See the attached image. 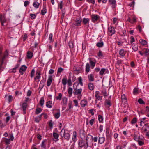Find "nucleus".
Masks as SVG:
<instances>
[{
  "mask_svg": "<svg viewBox=\"0 0 149 149\" xmlns=\"http://www.w3.org/2000/svg\"><path fill=\"white\" fill-rule=\"evenodd\" d=\"M60 135L61 137H64L66 140H68L70 138V135L68 131H65L63 128L60 132Z\"/></svg>",
  "mask_w": 149,
  "mask_h": 149,
  "instance_id": "obj_1",
  "label": "nucleus"
},
{
  "mask_svg": "<svg viewBox=\"0 0 149 149\" xmlns=\"http://www.w3.org/2000/svg\"><path fill=\"white\" fill-rule=\"evenodd\" d=\"M86 148L89 147V144L91 145L93 144V136L89 134H88L86 139Z\"/></svg>",
  "mask_w": 149,
  "mask_h": 149,
  "instance_id": "obj_2",
  "label": "nucleus"
},
{
  "mask_svg": "<svg viewBox=\"0 0 149 149\" xmlns=\"http://www.w3.org/2000/svg\"><path fill=\"white\" fill-rule=\"evenodd\" d=\"M82 22V19L80 17H77L75 20V22L73 23L72 24V27H74V26H81V22Z\"/></svg>",
  "mask_w": 149,
  "mask_h": 149,
  "instance_id": "obj_3",
  "label": "nucleus"
},
{
  "mask_svg": "<svg viewBox=\"0 0 149 149\" xmlns=\"http://www.w3.org/2000/svg\"><path fill=\"white\" fill-rule=\"evenodd\" d=\"M75 83H74L73 84V87L74 89V91L73 92V94L74 95H78V94H81L82 89V88H78L77 86H76V87H75L74 85Z\"/></svg>",
  "mask_w": 149,
  "mask_h": 149,
  "instance_id": "obj_4",
  "label": "nucleus"
},
{
  "mask_svg": "<svg viewBox=\"0 0 149 149\" xmlns=\"http://www.w3.org/2000/svg\"><path fill=\"white\" fill-rule=\"evenodd\" d=\"M27 68V67L25 65H22L20 68L19 70V72L21 74H23L26 71Z\"/></svg>",
  "mask_w": 149,
  "mask_h": 149,
  "instance_id": "obj_5",
  "label": "nucleus"
},
{
  "mask_svg": "<svg viewBox=\"0 0 149 149\" xmlns=\"http://www.w3.org/2000/svg\"><path fill=\"white\" fill-rule=\"evenodd\" d=\"M41 74L39 71H37L36 73V77L34 78V80L37 82H39L40 81L39 79L40 77Z\"/></svg>",
  "mask_w": 149,
  "mask_h": 149,
  "instance_id": "obj_6",
  "label": "nucleus"
},
{
  "mask_svg": "<svg viewBox=\"0 0 149 149\" xmlns=\"http://www.w3.org/2000/svg\"><path fill=\"white\" fill-rule=\"evenodd\" d=\"M91 17L92 18V21L93 22H94L95 21H97L99 19L100 17L98 15H92Z\"/></svg>",
  "mask_w": 149,
  "mask_h": 149,
  "instance_id": "obj_7",
  "label": "nucleus"
},
{
  "mask_svg": "<svg viewBox=\"0 0 149 149\" xmlns=\"http://www.w3.org/2000/svg\"><path fill=\"white\" fill-rule=\"evenodd\" d=\"M142 130L143 131H144L145 132H149V126L147 124H145Z\"/></svg>",
  "mask_w": 149,
  "mask_h": 149,
  "instance_id": "obj_8",
  "label": "nucleus"
},
{
  "mask_svg": "<svg viewBox=\"0 0 149 149\" xmlns=\"http://www.w3.org/2000/svg\"><path fill=\"white\" fill-rule=\"evenodd\" d=\"M78 145L79 147L82 148L83 147H85L86 145L85 142L82 140H79L78 142Z\"/></svg>",
  "mask_w": 149,
  "mask_h": 149,
  "instance_id": "obj_9",
  "label": "nucleus"
},
{
  "mask_svg": "<svg viewBox=\"0 0 149 149\" xmlns=\"http://www.w3.org/2000/svg\"><path fill=\"white\" fill-rule=\"evenodd\" d=\"M87 104V100L85 99H84L81 100L80 103L81 106L83 107L86 106Z\"/></svg>",
  "mask_w": 149,
  "mask_h": 149,
  "instance_id": "obj_10",
  "label": "nucleus"
},
{
  "mask_svg": "<svg viewBox=\"0 0 149 149\" xmlns=\"http://www.w3.org/2000/svg\"><path fill=\"white\" fill-rule=\"evenodd\" d=\"M0 21L2 26H4V23L6 22V20L4 17V16L2 15H0Z\"/></svg>",
  "mask_w": 149,
  "mask_h": 149,
  "instance_id": "obj_11",
  "label": "nucleus"
},
{
  "mask_svg": "<svg viewBox=\"0 0 149 149\" xmlns=\"http://www.w3.org/2000/svg\"><path fill=\"white\" fill-rule=\"evenodd\" d=\"M108 31L111 33V36L113 34L115 33V31L113 27L110 26L109 27L108 29Z\"/></svg>",
  "mask_w": 149,
  "mask_h": 149,
  "instance_id": "obj_12",
  "label": "nucleus"
},
{
  "mask_svg": "<svg viewBox=\"0 0 149 149\" xmlns=\"http://www.w3.org/2000/svg\"><path fill=\"white\" fill-rule=\"evenodd\" d=\"M109 3L112 5V7L113 9L115 8L116 5V0H109Z\"/></svg>",
  "mask_w": 149,
  "mask_h": 149,
  "instance_id": "obj_13",
  "label": "nucleus"
},
{
  "mask_svg": "<svg viewBox=\"0 0 149 149\" xmlns=\"http://www.w3.org/2000/svg\"><path fill=\"white\" fill-rule=\"evenodd\" d=\"M28 106L27 102H24L22 105V107L23 109V113L24 114L26 113V109Z\"/></svg>",
  "mask_w": 149,
  "mask_h": 149,
  "instance_id": "obj_14",
  "label": "nucleus"
},
{
  "mask_svg": "<svg viewBox=\"0 0 149 149\" xmlns=\"http://www.w3.org/2000/svg\"><path fill=\"white\" fill-rule=\"evenodd\" d=\"M52 81V76L51 75H49V78L47 80V86H49Z\"/></svg>",
  "mask_w": 149,
  "mask_h": 149,
  "instance_id": "obj_15",
  "label": "nucleus"
},
{
  "mask_svg": "<svg viewBox=\"0 0 149 149\" xmlns=\"http://www.w3.org/2000/svg\"><path fill=\"white\" fill-rule=\"evenodd\" d=\"M105 140V139L104 137L99 136L98 138V143L100 144H102Z\"/></svg>",
  "mask_w": 149,
  "mask_h": 149,
  "instance_id": "obj_16",
  "label": "nucleus"
},
{
  "mask_svg": "<svg viewBox=\"0 0 149 149\" xmlns=\"http://www.w3.org/2000/svg\"><path fill=\"white\" fill-rule=\"evenodd\" d=\"M68 92L69 94L68 96L70 97H71L72 96V94L73 89L72 88L70 87H68Z\"/></svg>",
  "mask_w": 149,
  "mask_h": 149,
  "instance_id": "obj_17",
  "label": "nucleus"
},
{
  "mask_svg": "<svg viewBox=\"0 0 149 149\" xmlns=\"http://www.w3.org/2000/svg\"><path fill=\"white\" fill-rule=\"evenodd\" d=\"M67 98L66 97H63L62 101V103H63V106H66L67 104Z\"/></svg>",
  "mask_w": 149,
  "mask_h": 149,
  "instance_id": "obj_18",
  "label": "nucleus"
},
{
  "mask_svg": "<svg viewBox=\"0 0 149 149\" xmlns=\"http://www.w3.org/2000/svg\"><path fill=\"white\" fill-rule=\"evenodd\" d=\"M33 56V53L30 51H28L27 54V58L28 59H31Z\"/></svg>",
  "mask_w": 149,
  "mask_h": 149,
  "instance_id": "obj_19",
  "label": "nucleus"
},
{
  "mask_svg": "<svg viewBox=\"0 0 149 149\" xmlns=\"http://www.w3.org/2000/svg\"><path fill=\"white\" fill-rule=\"evenodd\" d=\"M47 12V9L46 8V6L43 5V8L41 10L40 13L42 15H44Z\"/></svg>",
  "mask_w": 149,
  "mask_h": 149,
  "instance_id": "obj_20",
  "label": "nucleus"
},
{
  "mask_svg": "<svg viewBox=\"0 0 149 149\" xmlns=\"http://www.w3.org/2000/svg\"><path fill=\"white\" fill-rule=\"evenodd\" d=\"M91 59V58H89V60L90 61V64L92 68H93L95 65V63Z\"/></svg>",
  "mask_w": 149,
  "mask_h": 149,
  "instance_id": "obj_21",
  "label": "nucleus"
},
{
  "mask_svg": "<svg viewBox=\"0 0 149 149\" xmlns=\"http://www.w3.org/2000/svg\"><path fill=\"white\" fill-rule=\"evenodd\" d=\"M89 21L90 20L89 19L84 18L83 19L82 22L84 25H86L89 24Z\"/></svg>",
  "mask_w": 149,
  "mask_h": 149,
  "instance_id": "obj_22",
  "label": "nucleus"
},
{
  "mask_svg": "<svg viewBox=\"0 0 149 149\" xmlns=\"http://www.w3.org/2000/svg\"><path fill=\"white\" fill-rule=\"evenodd\" d=\"M80 134L81 136L85 138L86 135V133L84 130H80Z\"/></svg>",
  "mask_w": 149,
  "mask_h": 149,
  "instance_id": "obj_23",
  "label": "nucleus"
},
{
  "mask_svg": "<svg viewBox=\"0 0 149 149\" xmlns=\"http://www.w3.org/2000/svg\"><path fill=\"white\" fill-rule=\"evenodd\" d=\"M105 71L108 72V70L107 69L102 68L101 70L100 71L99 74L100 75H103Z\"/></svg>",
  "mask_w": 149,
  "mask_h": 149,
  "instance_id": "obj_24",
  "label": "nucleus"
},
{
  "mask_svg": "<svg viewBox=\"0 0 149 149\" xmlns=\"http://www.w3.org/2000/svg\"><path fill=\"white\" fill-rule=\"evenodd\" d=\"M125 52L123 49H120L119 52V54L122 57H123L125 55Z\"/></svg>",
  "mask_w": 149,
  "mask_h": 149,
  "instance_id": "obj_25",
  "label": "nucleus"
},
{
  "mask_svg": "<svg viewBox=\"0 0 149 149\" xmlns=\"http://www.w3.org/2000/svg\"><path fill=\"white\" fill-rule=\"evenodd\" d=\"M40 4L37 1H34L33 3V5L36 8H38Z\"/></svg>",
  "mask_w": 149,
  "mask_h": 149,
  "instance_id": "obj_26",
  "label": "nucleus"
},
{
  "mask_svg": "<svg viewBox=\"0 0 149 149\" xmlns=\"http://www.w3.org/2000/svg\"><path fill=\"white\" fill-rule=\"evenodd\" d=\"M88 78L89 81H94V77L93 76L92 74H91L90 75H88Z\"/></svg>",
  "mask_w": 149,
  "mask_h": 149,
  "instance_id": "obj_27",
  "label": "nucleus"
},
{
  "mask_svg": "<svg viewBox=\"0 0 149 149\" xmlns=\"http://www.w3.org/2000/svg\"><path fill=\"white\" fill-rule=\"evenodd\" d=\"M86 72L88 73L90 70V65L89 63H88L86 65Z\"/></svg>",
  "mask_w": 149,
  "mask_h": 149,
  "instance_id": "obj_28",
  "label": "nucleus"
},
{
  "mask_svg": "<svg viewBox=\"0 0 149 149\" xmlns=\"http://www.w3.org/2000/svg\"><path fill=\"white\" fill-rule=\"evenodd\" d=\"M44 82L43 80H41L39 84V88H40V90H41L44 86Z\"/></svg>",
  "mask_w": 149,
  "mask_h": 149,
  "instance_id": "obj_29",
  "label": "nucleus"
},
{
  "mask_svg": "<svg viewBox=\"0 0 149 149\" xmlns=\"http://www.w3.org/2000/svg\"><path fill=\"white\" fill-rule=\"evenodd\" d=\"M121 98L123 102H124V103L127 102V99L126 98L125 96V94L122 95Z\"/></svg>",
  "mask_w": 149,
  "mask_h": 149,
  "instance_id": "obj_30",
  "label": "nucleus"
},
{
  "mask_svg": "<svg viewBox=\"0 0 149 149\" xmlns=\"http://www.w3.org/2000/svg\"><path fill=\"white\" fill-rule=\"evenodd\" d=\"M63 69L61 67H59L58 68L57 70V76H59L60 73L63 71Z\"/></svg>",
  "mask_w": 149,
  "mask_h": 149,
  "instance_id": "obj_31",
  "label": "nucleus"
},
{
  "mask_svg": "<svg viewBox=\"0 0 149 149\" xmlns=\"http://www.w3.org/2000/svg\"><path fill=\"white\" fill-rule=\"evenodd\" d=\"M42 109L40 108H38L35 111V113L36 114H38L40 113L41 112V111H42Z\"/></svg>",
  "mask_w": 149,
  "mask_h": 149,
  "instance_id": "obj_32",
  "label": "nucleus"
},
{
  "mask_svg": "<svg viewBox=\"0 0 149 149\" xmlns=\"http://www.w3.org/2000/svg\"><path fill=\"white\" fill-rule=\"evenodd\" d=\"M41 115H39L36 117L35 118V121L36 122H39L41 120Z\"/></svg>",
  "mask_w": 149,
  "mask_h": 149,
  "instance_id": "obj_33",
  "label": "nucleus"
},
{
  "mask_svg": "<svg viewBox=\"0 0 149 149\" xmlns=\"http://www.w3.org/2000/svg\"><path fill=\"white\" fill-rule=\"evenodd\" d=\"M77 133L75 131H74L73 132V136L72 137V140L73 141H75V139L76 138Z\"/></svg>",
  "mask_w": 149,
  "mask_h": 149,
  "instance_id": "obj_34",
  "label": "nucleus"
},
{
  "mask_svg": "<svg viewBox=\"0 0 149 149\" xmlns=\"http://www.w3.org/2000/svg\"><path fill=\"white\" fill-rule=\"evenodd\" d=\"M44 97H42L41 98L40 100V102H39V103L40 104V105L42 107L44 104Z\"/></svg>",
  "mask_w": 149,
  "mask_h": 149,
  "instance_id": "obj_35",
  "label": "nucleus"
},
{
  "mask_svg": "<svg viewBox=\"0 0 149 149\" xmlns=\"http://www.w3.org/2000/svg\"><path fill=\"white\" fill-rule=\"evenodd\" d=\"M78 80L79 81V83L78 84L77 86L79 85V84H80L81 86H82L83 85V83L82 82V79L81 77H80L78 78Z\"/></svg>",
  "mask_w": 149,
  "mask_h": 149,
  "instance_id": "obj_36",
  "label": "nucleus"
},
{
  "mask_svg": "<svg viewBox=\"0 0 149 149\" xmlns=\"http://www.w3.org/2000/svg\"><path fill=\"white\" fill-rule=\"evenodd\" d=\"M88 87L90 90H92L94 89L93 85V83H90L88 84Z\"/></svg>",
  "mask_w": 149,
  "mask_h": 149,
  "instance_id": "obj_37",
  "label": "nucleus"
},
{
  "mask_svg": "<svg viewBox=\"0 0 149 149\" xmlns=\"http://www.w3.org/2000/svg\"><path fill=\"white\" fill-rule=\"evenodd\" d=\"M52 103L51 101H49L47 102L46 103V106L48 108H50L52 107Z\"/></svg>",
  "mask_w": 149,
  "mask_h": 149,
  "instance_id": "obj_38",
  "label": "nucleus"
},
{
  "mask_svg": "<svg viewBox=\"0 0 149 149\" xmlns=\"http://www.w3.org/2000/svg\"><path fill=\"white\" fill-rule=\"evenodd\" d=\"M139 42L142 45H146L147 43V42L144 40H140Z\"/></svg>",
  "mask_w": 149,
  "mask_h": 149,
  "instance_id": "obj_39",
  "label": "nucleus"
},
{
  "mask_svg": "<svg viewBox=\"0 0 149 149\" xmlns=\"http://www.w3.org/2000/svg\"><path fill=\"white\" fill-rule=\"evenodd\" d=\"M98 119L99 122L100 123L103 121V116L101 115H98Z\"/></svg>",
  "mask_w": 149,
  "mask_h": 149,
  "instance_id": "obj_40",
  "label": "nucleus"
},
{
  "mask_svg": "<svg viewBox=\"0 0 149 149\" xmlns=\"http://www.w3.org/2000/svg\"><path fill=\"white\" fill-rule=\"evenodd\" d=\"M102 93L104 97L107 96V92L106 90L104 88H102Z\"/></svg>",
  "mask_w": 149,
  "mask_h": 149,
  "instance_id": "obj_41",
  "label": "nucleus"
},
{
  "mask_svg": "<svg viewBox=\"0 0 149 149\" xmlns=\"http://www.w3.org/2000/svg\"><path fill=\"white\" fill-rule=\"evenodd\" d=\"M96 46L99 47H102L103 46V43L102 42H97L96 44Z\"/></svg>",
  "mask_w": 149,
  "mask_h": 149,
  "instance_id": "obj_42",
  "label": "nucleus"
},
{
  "mask_svg": "<svg viewBox=\"0 0 149 149\" xmlns=\"http://www.w3.org/2000/svg\"><path fill=\"white\" fill-rule=\"evenodd\" d=\"M67 78H63L62 80V82L63 84L64 85H65L67 82Z\"/></svg>",
  "mask_w": 149,
  "mask_h": 149,
  "instance_id": "obj_43",
  "label": "nucleus"
},
{
  "mask_svg": "<svg viewBox=\"0 0 149 149\" xmlns=\"http://www.w3.org/2000/svg\"><path fill=\"white\" fill-rule=\"evenodd\" d=\"M49 128L50 129H51L53 127V123L52 122V120H50L49 122Z\"/></svg>",
  "mask_w": 149,
  "mask_h": 149,
  "instance_id": "obj_44",
  "label": "nucleus"
},
{
  "mask_svg": "<svg viewBox=\"0 0 149 149\" xmlns=\"http://www.w3.org/2000/svg\"><path fill=\"white\" fill-rule=\"evenodd\" d=\"M5 140L4 141L6 145H8L10 144V141H11L10 139H8L6 138H5Z\"/></svg>",
  "mask_w": 149,
  "mask_h": 149,
  "instance_id": "obj_45",
  "label": "nucleus"
},
{
  "mask_svg": "<svg viewBox=\"0 0 149 149\" xmlns=\"http://www.w3.org/2000/svg\"><path fill=\"white\" fill-rule=\"evenodd\" d=\"M138 102L140 104H145L144 102L141 98H139L138 100Z\"/></svg>",
  "mask_w": 149,
  "mask_h": 149,
  "instance_id": "obj_46",
  "label": "nucleus"
},
{
  "mask_svg": "<svg viewBox=\"0 0 149 149\" xmlns=\"http://www.w3.org/2000/svg\"><path fill=\"white\" fill-rule=\"evenodd\" d=\"M137 120V119L136 117L133 118L131 122V124H135Z\"/></svg>",
  "mask_w": 149,
  "mask_h": 149,
  "instance_id": "obj_47",
  "label": "nucleus"
},
{
  "mask_svg": "<svg viewBox=\"0 0 149 149\" xmlns=\"http://www.w3.org/2000/svg\"><path fill=\"white\" fill-rule=\"evenodd\" d=\"M30 16L31 17V18L32 19H34L36 17V15L34 14H30Z\"/></svg>",
  "mask_w": 149,
  "mask_h": 149,
  "instance_id": "obj_48",
  "label": "nucleus"
},
{
  "mask_svg": "<svg viewBox=\"0 0 149 149\" xmlns=\"http://www.w3.org/2000/svg\"><path fill=\"white\" fill-rule=\"evenodd\" d=\"M72 101H69L68 103L69 109H67V111H68L69 109H71L72 107Z\"/></svg>",
  "mask_w": 149,
  "mask_h": 149,
  "instance_id": "obj_49",
  "label": "nucleus"
},
{
  "mask_svg": "<svg viewBox=\"0 0 149 149\" xmlns=\"http://www.w3.org/2000/svg\"><path fill=\"white\" fill-rule=\"evenodd\" d=\"M35 72V70L34 69H33L31 73V78H32L34 76V73Z\"/></svg>",
  "mask_w": 149,
  "mask_h": 149,
  "instance_id": "obj_50",
  "label": "nucleus"
},
{
  "mask_svg": "<svg viewBox=\"0 0 149 149\" xmlns=\"http://www.w3.org/2000/svg\"><path fill=\"white\" fill-rule=\"evenodd\" d=\"M86 1L90 3L94 4L95 2V0H86Z\"/></svg>",
  "mask_w": 149,
  "mask_h": 149,
  "instance_id": "obj_51",
  "label": "nucleus"
},
{
  "mask_svg": "<svg viewBox=\"0 0 149 149\" xmlns=\"http://www.w3.org/2000/svg\"><path fill=\"white\" fill-rule=\"evenodd\" d=\"M106 136L108 139H111V132L110 133L106 134Z\"/></svg>",
  "mask_w": 149,
  "mask_h": 149,
  "instance_id": "obj_52",
  "label": "nucleus"
},
{
  "mask_svg": "<svg viewBox=\"0 0 149 149\" xmlns=\"http://www.w3.org/2000/svg\"><path fill=\"white\" fill-rule=\"evenodd\" d=\"M58 8H60V9H61L63 7V1H61L60 3H58Z\"/></svg>",
  "mask_w": 149,
  "mask_h": 149,
  "instance_id": "obj_53",
  "label": "nucleus"
},
{
  "mask_svg": "<svg viewBox=\"0 0 149 149\" xmlns=\"http://www.w3.org/2000/svg\"><path fill=\"white\" fill-rule=\"evenodd\" d=\"M60 112L59 110L56 109V119L60 117Z\"/></svg>",
  "mask_w": 149,
  "mask_h": 149,
  "instance_id": "obj_54",
  "label": "nucleus"
},
{
  "mask_svg": "<svg viewBox=\"0 0 149 149\" xmlns=\"http://www.w3.org/2000/svg\"><path fill=\"white\" fill-rule=\"evenodd\" d=\"M13 99V97L11 95H9L8 97V101L9 102H12Z\"/></svg>",
  "mask_w": 149,
  "mask_h": 149,
  "instance_id": "obj_55",
  "label": "nucleus"
},
{
  "mask_svg": "<svg viewBox=\"0 0 149 149\" xmlns=\"http://www.w3.org/2000/svg\"><path fill=\"white\" fill-rule=\"evenodd\" d=\"M53 35L52 33H50L49 35V40L50 41V42L53 41V40H52Z\"/></svg>",
  "mask_w": 149,
  "mask_h": 149,
  "instance_id": "obj_56",
  "label": "nucleus"
},
{
  "mask_svg": "<svg viewBox=\"0 0 149 149\" xmlns=\"http://www.w3.org/2000/svg\"><path fill=\"white\" fill-rule=\"evenodd\" d=\"M68 45L70 48H72L73 47V44L72 42H69Z\"/></svg>",
  "mask_w": 149,
  "mask_h": 149,
  "instance_id": "obj_57",
  "label": "nucleus"
},
{
  "mask_svg": "<svg viewBox=\"0 0 149 149\" xmlns=\"http://www.w3.org/2000/svg\"><path fill=\"white\" fill-rule=\"evenodd\" d=\"M62 95L61 93H59L58 94V96L56 97V100H60L61 99Z\"/></svg>",
  "mask_w": 149,
  "mask_h": 149,
  "instance_id": "obj_58",
  "label": "nucleus"
},
{
  "mask_svg": "<svg viewBox=\"0 0 149 149\" xmlns=\"http://www.w3.org/2000/svg\"><path fill=\"white\" fill-rule=\"evenodd\" d=\"M67 82L69 86H71L72 85V82L71 79L69 78L68 79V81H67Z\"/></svg>",
  "mask_w": 149,
  "mask_h": 149,
  "instance_id": "obj_59",
  "label": "nucleus"
},
{
  "mask_svg": "<svg viewBox=\"0 0 149 149\" xmlns=\"http://www.w3.org/2000/svg\"><path fill=\"white\" fill-rule=\"evenodd\" d=\"M138 88H135L133 91V93L134 94H136V93H137L138 92Z\"/></svg>",
  "mask_w": 149,
  "mask_h": 149,
  "instance_id": "obj_60",
  "label": "nucleus"
},
{
  "mask_svg": "<svg viewBox=\"0 0 149 149\" xmlns=\"http://www.w3.org/2000/svg\"><path fill=\"white\" fill-rule=\"evenodd\" d=\"M40 115H41V117L42 115H43L44 118L45 119H46L47 117V115L46 113H42Z\"/></svg>",
  "mask_w": 149,
  "mask_h": 149,
  "instance_id": "obj_61",
  "label": "nucleus"
},
{
  "mask_svg": "<svg viewBox=\"0 0 149 149\" xmlns=\"http://www.w3.org/2000/svg\"><path fill=\"white\" fill-rule=\"evenodd\" d=\"M73 102L75 104V106L76 107H77L78 105V102L76 100H73Z\"/></svg>",
  "mask_w": 149,
  "mask_h": 149,
  "instance_id": "obj_62",
  "label": "nucleus"
},
{
  "mask_svg": "<svg viewBox=\"0 0 149 149\" xmlns=\"http://www.w3.org/2000/svg\"><path fill=\"white\" fill-rule=\"evenodd\" d=\"M138 138V136L137 135L135 134L134 137V139L136 141H138L139 140V139Z\"/></svg>",
  "mask_w": 149,
  "mask_h": 149,
  "instance_id": "obj_63",
  "label": "nucleus"
},
{
  "mask_svg": "<svg viewBox=\"0 0 149 149\" xmlns=\"http://www.w3.org/2000/svg\"><path fill=\"white\" fill-rule=\"evenodd\" d=\"M138 141V144L140 146H142L144 144V142L142 141L139 140Z\"/></svg>",
  "mask_w": 149,
  "mask_h": 149,
  "instance_id": "obj_64",
  "label": "nucleus"
}]
</instances>
